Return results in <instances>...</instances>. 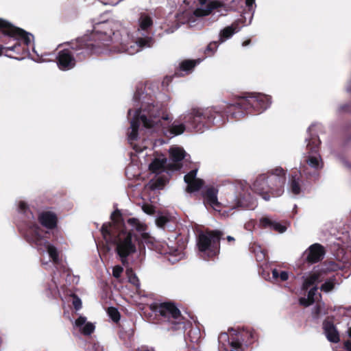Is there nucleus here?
I'll list each match as a JSON object with an SVG mask.
<instances>
[{
  "instance_id": "nucleus-1",
  "label": "nucleus",
  "mask_w": 351,
  "mask_h": 351,
  "mask_svg": "<svg viewBox=\"0 0 351 351\" xmlns=\"http://www.w3.org/2000/svg\"><path fill=\"white\" fill-rule=\"evenodd\" d=\"M271 97L262 93H244L237 96L234 104H228L223 110L215 108L193 109L189 117V126L197 132H203L213 125H223L229 119L239 120L248 114H260L268 108Z\"/></svg>"
},
{
  "instance_id": "nucleus-2",
  "label": "nucleus",
  "mask_w": 351,
  "mask_h": 351,
  "mask_svg": "<svg viewBox=\"0 0 351 351\" xmlns=\"http://www.w3.org/2000/svg\"><path fill=\"white\" fill-rule=\"evenodd\" d=\"M112 222L105 223L101 228V233L107 243L116 245V252L120 257L121 263L128 264V257L136 251V244L133 241V230L142 232L145 230L144 225L136 218H129L127 223L132 227L127 230L121 211L115 210L111 215Z\"/></svg>"
},
{
  "instance_id": "nucleus-3",
  "label": "nucleus",
  "mask_w": 351,
  "mask_h": 351,
  "mask_svg": "<svg viewBox=\"0 0 351 351\" xmlns=\"http://www.w3.org/2000/svg\"><path fill=\"white\" fill-rule=\"evenodd\" d=\"M66 45L71 49L77 62L84 61L93 54H100L106 50V46L94 39L93 35H84L70 42L64 43L58 46Z\"/></svg>"
},
{
  "instance_id": "nucleus-4",
  "label": "nucleus",
  "mask_w": 351,
  "mask_h": 351,
  "mask_svg": "<svg viewBox=\"0 0 351 351\" xmlns=\"http://www.w3.org/2000/svg\"><path fill=\"white\" fill-rule=\"evenodd\" d=\"M149 307L156 315L160 316L161 319L168 323L169 330L177 331L185 328L186 319L174 302H154Z\"/></svg>"
},
{
  "instance_id": "nucleus-5",
  "label": "nucleus",
  "mask_w": 351,
  "mask_h": 351,
  "mask_svg": "<svg viewBox=\"0 0 351 351\" xmlns=\"http://www.w3.org/2000/svg\"><path fill=\"white\" fill-rule=\"evenodd\" d=\"M222 235L223 233L217 230H206L198 234L197 245L199 256L204 260L209 261L218 256Z\"/></svg>"
},
{
  "instance_id": "nucleus-6",
  "label": "nucleus",
  "mask_w": 351,
  "mask_h": 351,
  "mask_svg": "<svg viewBox=\"0 0 351 351\" xmlns=\"http://www.w3.org/2000/svg\"><path fill=\"white\" fill-rule=\"evenodd\" d=\"M47 233V231L44 232L37 223H31L25 232V238L31 245L46 246L49 256L52 259L53 263L58 264L60 263L59 253L57 248L54 245L49 244L47 241L45 234Z\"/></svg>"
},
{
  "instance_id": "nucleus-7",
  "label": "nucleus",
  "mask_w": 351,
  "mask_h": 351,
  "mask_svg": "<svg viewBox=\"0 0 351 351\" xmlns=\"http://www.w3.org/2000/svg\"><path fill=\"white\" fill-rule=\"evenodd\" d=\"M319 143V140L312 138L309 140L306 145L308 152L307 155L304 157V162L306 165H301L300 170L308 176V178L317 179L319 176L317 171L323 166L321 157L318 154Z\"/></svg>"
},
{
  "instance_id": "nucleus-8",
  "label": "nucleus",
  "mask_w": 351,
  "mask_h": 351,
  "mask_svg": "<svg viewBox=\"0 0 351 351\" xmlns=\"http://www.w3.org/2000/svg\"><path fill=\"white\" fill-rule=\"evenodd\" d=\"M22 32L19 35H10L8 34H3L5 36H9L14 41V45L10 46H4L0 45V56L5 55L11 58L21 60L24 58L27 53V49L30 44L29 34L26 32L23 29H21Z\"/></svg>"
},
{
  "instance_id": "nucleus-9",
  "label": "nucleus",
  "mask_w": 351,
  "mask_h": 351,
  "mask_svg": "<svg viewBox=\"0 0 351 351\" xmlns=\"http://www.w3.org/2000/svg\"><path fill=\"white\" fill-rule=\"evenodd\" d=\"M154 106L152 104H149L147 108L144 110L147 112V114L150 117L148 119L145 114H141V108L135 110L134 116L130 122L131 132L128 134V138L130 141H136L138 136V128L140 125V121H142L143 126L147 128H152L154 126L155 121L152 118H156L159 116L160 113L158 111H154Z\"/></svg>"
},
{
  "instance_id": "nucleus-10",
  "label": "nucleus",
  "mask_w": 351,
  "mask_h": 351,
  "mask_svg": "<svg viewBox=\"0 0 351 351\" xmlns=\"http://www.w3.org/2000/svg\"><path fill=\"white\" fill-rule=\"evenodd\" d=\"M339 268V265L334 261L324 263L320 268L310 274L309 276L304 279L302 285V290L304 291H307L316 282H322L328 273L337 271Z\"/></svg>"
},
{
  "instance_id": "nucleus-11",
  "label": "nucleus",
  "mask_w": 351,
  "mask_h": 351,
  "mask_svg": "<svg viewBox=\"0 0 351 351\" xmlns=\"http://www.w3.org/2000/svg\"><path fill=\"white\" fill-rule=\"evenodd\" d=\"M275 185L271 184L268 181L267 174L259 175L252 185L253 191L261 195L265 200H269L271 197H279L281 195H275Z\"/></svg>"
},
{
  "instance_id": "nucleus-12",
  "label": "nucleus",
  "mask_w": 351,
  "mask_h": 351,
  "mask_svg": "<svg viewBox=\"0 0 351 351\" xmlns=\"http://www.w3.org/2000/svg\"><path fill=\"white\" fill-rule=\"evenodd\" d=\"M267 176L270 184L275 185V189L273 193L275 195H282L285 191L286 171L282 167H278L268 171Z\"/></svg>"
},
{
  "instance_id": "nucleus-13",
  "label": "nucleus",
  "mask_w": 351,
  "mask_h": 351,
  "mask_svg": "<svg viewBox=\"0 0 351 351\" xmlns=\"http://www.w3.org/2000/svg\"><path fill=\"white\" fill-rule=\"evenodd\" d=\"M56 62L58 69L62 71L73 69L77 62L76 58L69 47L60 50L56 56Z\"/></svg>"
},
{
  "instance_id": "nucleus-14",
  "label": "nucleus",
  "mask_w": 351,
  "mask_h": 351,
  "mask_svg": "<svg viewBox=\"0 0 351 351\" xmlns=\"http://www.w3.org/2000/svg\"><path fill=\"white\" fill-rule=\"evenodd\" d=\"M302 171L297 169L291 171L289 181L290 191L295 195H300L306 190V186L302 178Z\"/></svg>"
},
{
  "instance_id": "nucleus-15",
  "label": "nucleus",
  "mask_w": 351,
  "mask_h": 351,
  "mask_svg": "<svg viewBox=\"0 0 351 351\" xmlns=\"http://www.w3.org/2000/svg\"><path fill=\"white\" fill-rule=\"evenodd\" d=\"M39 223L49 230H53L58 227V218L57 215L52 211L45 210L38 215Z\"/></svg>"
},
{
  "instance_id": "nucleus-16",
  "label": "nucleus",
  "mask_w": 351,
  "mask_h": 351,
  "mask_svg": "<svg viewBox=\"0 0 351 351\" xmlns=\"http://www.w3.org/2000/svg\"><path fill=\"white\" fill-rule=\"evenodd\" d=\"M305 254H306V262L313 264L321 261L324 258L326 250L321 244L314 243L309 246Z\"/></svg>"
},
{
  "instance_id": "nucleus-17",
  "label": "nucleus",
  "mask_w": 351,
  "mask_h": 351,
  "mask_svg": "<svg viewBox=\"0 0 351 351\" xmlns=\"http://www.w3.org/2000/svg\"><path fill=\"white\" fill-rule=\"evenodd\" d=\"M218 189L214 186H206L202 192L205 204L210 205L213 208H219L220 203L217 199Z\"/></svg>"
},
{
  "instance_id": "nucleus-18",
  "label": "nucleus",
  "mask_w": 351,
  "mask_h": 351,
  "mask_svg": "<svg viewBox=\"0 0 351 351\" xmlns=\"http://www.w3.org/2000/svg\"><path fill=\"white\" fill-rule=\"evenodd\" d=\"M323 330L329 341L338 343L340 341L339 334L334 324L332 318L328 317L323 322Z\"/></svg>"
},
{
  "instance_id": "nucleus-19",
  "label": "nucleus",
  "mask_w": 351,
  "mask_h": 351,
  "mask_svg": "<svg viewBox=\"0 0 351 351\" xmlns=\"http://www.w3.org/2000/svg\"><path fill=\"white\" fill-rule=\"evenodd\" d=\"M228 332H234L235 336H239L241 341L246 346L252 344L257 339V335L254 330L242 329L238 330L233 328H229Z\"/></svg>"
},
{
  "instance_id": "nucleus-20",
  "label": "nucleus",
  "mask_w": 351,
  "mask_h": 351,
  "mask_svg": "<svg viewBox=\"0 0 351 351\" xmlns=\"http://www.w3.org/2000/svg\"><path fill=\"white\" fill-rule=\"evenodd\" d=\"M223 4L219 1H211L207 5L206 8H197L195 11V14L197 16H205L209 15L214 10L222 8Z\"/></svg>"
},
{
  "instance_id": "nucleus-21",
  "label": "nucleus",
  "mask_w": 351,
  "mask_h": 351,
  "mask_svg": "<svg viewBox=\"0 0 351 351\" xmlns=\"http://www.w3.org/2000/svg\"><path fill=\"white\" fill-rule=\"evenodd\" d=\"M260 226L263 228H269L279 233H282L286 230L285 226L267 217H263L260 220Z\"/></svg>"
},
{
  "instance_id": "nucleus-22",
  "label": "nucleus",
  "mask_w": 351,
  "mask_h": 351,
  "mask_svg": "<svg viewBox=\"0 0 351 351\" xmlns=\"http://www.w3.org/2000/svg\"><path fill=\"white\" fill-rule=\"evenodd\" d=\"M239 30V25L237 21L233 23L230 26L223 29L219 34V42L222 43L230 38L235 32Z\"/></svg>"
},
{
  "instance_id": "nucleus-23",
  "label": "nucleus",
  "mask_w": 351,
  "mask_h": 351,
  "mask_svg": "<svg viewBox=\"0 0 351 351\" xmlns=\"http://www.w3.org/2000/svg\"><path fill=\"white\" fill-rule=\"evenodd\" d=\"M0 31L3 34H8L10 35H19L22 31L21 28L14 26L8 21L0 19Z\"/></svg>"
},
{
  "instance_id": "nucleus-24",
  "label": "nucleus",
  "mask_w": 351,
  "mask_h": 351,
  "mask_svg": "<svg viewBox=\"0 0 351 351\" xmlns=\"http://www.w3.org/2000/svg\"><path fill=\"white\" fill-rule=\"evenodd\" d=\"M186 155V152L182 147H171L169 149V158L174 162H180Z\"/></svg>"
},
{
  "instance_id": "nucleus-25",
  "label": "nucleus",
  "mask_w": 351,
  "mask_h": 351,
  "mask_svg": "<svg viewBox=\"0 0 351 351\" xmlns=\"http://www.w3.org/2000/svg\"><path fill=\"white\" fill-rule=\"evenodd\" d=\"M167 163V159L162 158H155L149 165V169L154 172L157 173L161 170L165 169V165Z\"/></svg>"
},
{
  "instance_id": "nucleus-26",
  "label": "nucleus",
  "mask_w": 351,
  "mask_h": 351,
  "mask_svg": "<svg viewBox=\"0 0 351 351\" xmlns=\"http://www.w3.org/2000/svg\"><path fill=\"white\" fill-rule=\"evenodd\" d=\"M200 59L197 60H185L180 64V71L190 72L193 68L200 62Z\"/></svg>"
},
{
  "instance_id": "nucleus-27",
  "label": "nucleus",
  "mask_w": 351,
  "mask_h": 351,
  "mask_svg": "<svg viewBox=\"0 0 351 351\" xmlns=\"http://www.w3.org/2000/svg\"><path fill=\"white\" fill-rule=\"evenodd\" d=\"M204 185V181L201 178L189 183L186 188V191L189 193L199 191Z\"/></svg>"
},
{
  "instance_id": "nucleus-28",
  "label": "nucleus",
  "mask_w": 351,
  "mask_h": 351,
  "mask_svg": "<svg viewBox=\"0 0 351 351\" xmlns=\"http://www.w3.org/2000/svg\"><path fill=\"white\" fill-rule=\"evenodd\" d=\"M153 25V20L150 16L145 13H142L139 18V25L141 29L147 30Z\"/></svg>"
},
{
  "instance_id": "nucleus-29",
  "label": "nucleus",
  "mask_w": 351,
  "mask_h": 351,
  "mask_svg": "<svg viewBox=\"0 0 351 351\" xmlns=\"http://www.w3.org/2000/svg\"><path fill=\"white\" fill-rule=\"evenodd\" d=\"M336 282V278L335 276H332L328 278L325 282L321 285L319 289L323 292L328 293L334 289Z\"/></svg>"
},
{
  "instance_id": "nucleus-30",
  "label": "nucleus",
  "mask_w": 351,
  "mask_h": 351,
  "mask_svg": "<svg viewBox=\"0 0 351 351\" xmlns=\"http://www.w3.org/2000/svg\"><path fill=\"white\" fill-rule=\"evenodd\" d=\"M154 39L150 36L138 38L136 44L139 48L150 47L154 44Z\"/></svg>"
},
{
  "instance_id": "nucleus-31",
  "label": "nucleus",
  "mask_w": 351,
  "mask_h": 351,
  "mask_svg": "<svg viewBox=\"0 0 351 351\" xmlns=\"http://www.w3.org/2000/svg\"><path fill=\"white\" fill-rule=\"evenodd\" d=\"M185 130V125L183 123L176 125L172 124L168 132L172 136H177L182 134Z\"/></svg>"
},
{
  "instance_id": "nucleus-32",
  "label": "nucleus",
  "mask_w": 351,
  "mask_h": 351,
  "mask_svg": "<svg viewBox=\"0 0 351 351\" xmlns=\"http://www.w3.org/2000/svg\"><path fill=\"white\" fill-rule=\"evenodd\" d=\"M107 313L110 319L114 322L118 323L121 318L120 313L115 307L110 306L107 309Z\"/></svg>"
},
{
  "instance_id": "nucleus-33",
  "label": "nucleus",
  "mask_w": 351,
  "mask_h": 351,
  "mask_svg": "<svg viewBox=\"0 0 351 351\" xmlns=\"http://www.w3.org/2000/svg\"><path fill=\"white\" fill-rule=\"evenodd\" d=\"M231 336V341L230 343V346L235 349L238 350L241 348L242 343L243 342L241 341L239 336H235L234 332H230Z\"/></svg>"
},
{
  "instance_id": "nucleus-34",
  "label": "nucleus",
  "mask_w": 351,
  "mask_h": 351,
  "mask_svg": "<svg viewBox=\"0 0 351 351\" xmlns=\"http://www.w3.org/2000/svg\"><path fill=\"white\" fill-rule=\"evenodd\" d=\"M18 209L19 212L25 215L27 217L29 218L28 215H30L32 218L34 217L33 213L30 211L28 204L24 201L19 202Z\"/></svg>"
},
{
  "instance_id": "nucleus-35",
  "label": "nucleus",
  "mask_w": 351,
  "mask_h": 351,
  "mask_svg": "<svg viewBox=\"0 0 351 351\" xmlns=\"http://www.w3.org/2000/svg\"><path fill=\"white\" fill-rule=\"evenodd\" d=\"M219 43L217 41L210 43L205 49V54L210 56L214 54L218 47Z\"/></svg>"
},
{
  "instance_id": "nucleus-36",
  "label": "nucleus",
  "mask_w": 351,
  "mask_h": 351,
  "mask_svg": "<svg viewBox=\"0 0 351 351\" xmlns=\"http://www.w3.org/2000/svg\"><path fill=\"white\" fill-rule=\"evenodd\" d=\"M95 330V326L90 322L86 323L82 328H80L81 332L84 335H90Z\"/></svg>"
},
{
  "instance_id": "nucleus-37",
  "label": "nucleus",
  "mask_w": 351,
  "mask_h": 351,
  "mask_svg": "<svg viewBox=\"0 0 351 351\" xmlns=\"http://www.w3.org/2000/svg\"><path fill=\"white\" fill-rule=\"evenodd\" d=\"M197 173V169H192L188 173H186L184 177V182L188 184L191 182H193L197 179L196 178Z\"/></svg>"
},
{
  "instance_id": "nucleus-38",
  "label": "nucleus",
  "mask_w": 351,
  "mask_h": 351,
  "mask_svg": "<svg viewBox=\"0 0 351 351\" xmlns=\"http://www.w3.org/2000/svg\"><path fill=\"white\" fill-rule=\"evenodd\" d=\"M127 274L129 276V282L135 286H138L139 280L138 277L134 274H133L132 269H128Z\"/></svg>"
},
{
  "instance_id": "nucleus-39",
  "label": "nucleus",
  "mask_w": 351,
  "mask_h": 351,
  "mask_svg": "<svg viewBox=\"0 0 351 351\" xmlns=\"http://www.w3.org/2000/svg\"><path fill=\"white\" fill-rule=\"evenodd\" d=\"M73 301L72 304L75 311H79L82 308V300L75 293L71 295Z\"/></svg>"
},
{
  "instance_id": "nucleus-40",
  "label": "nucleus",
  "mask_w": 351,
  "mask_h": 351,
  "mask_svg": "<svg viewBox=\"0 0 351 351\" xmlns=\"http://www.w3.org/2000/svg\"><path fill=\"white\" fill-rule=\"evenodd\" d=\"M234 208H251V206L245 202L243 199L240 197L237 198V203L233 206Z\"/></svg>"
},
{
  "instance_id": "nucleus-41",
  "label": "nucleus",
  "mask_w": 351,
  "mask_h": 351,
  "mask_svg": "<svg viewBox=\"0 0 351 351\" xmlns=\"http://www.w3.org/2000/svg\"><path fill=\"white\" fill-rule=\"evenodd\" d=\"M167 222H169V219L165 216H160L156 220V225L162 228H165Z\"/></svg>"
},
{
  "instance_id": "nucleus-42",
  "label": "nucleus",
  "mask_w": 351,
  "mask_h": 351,
  "mask_svg": "<svg viewBox=\"0 0 351 351\" xmlns=\"http://www.w3.org/2000/svg\"><path fill=\"white\" fill-rule=\"evenodd\" d=\"M142 210L148 215H153L155 213V208L152 204H144Z\"/></svg>"
},
{
  "instance_id": "nucleus-43",
  "label": "nucleus",
  "mask_w": 351,
  "mask_h": 351,
  "mask_svg": "<svg viewBox=\"0 0 351 351\" xmlns=\"http://www.w3.org/2000/svg\"><path fill=\"white\" fill-rule=\"evenodd\" d=\"M337 112L339 113L348 112L351 113V105L348 104H341L338 107Z\"/></svg>"
},
{
  "instance_id": "nucleus-44",
  "label": "nucleus",
  "mask_w": 351,
  "mask_h": 351,
  "mask_svg": "<svg viewBox=\"0 0 351 351\" xmlns=\"http://www.w3.org/2000/svg\"><path fill=\"white\" fill-rule=\"evenodd\" d=\"M318 287L317 286L313 287L308 292V298H309L311 301L315 302V296L317 293Z\"/></svg>"
},
{
  "instance_id": "nucleus-45",
  "label": "nucleus",
  "mask_w": 351,
  "mask_h": 351,
  "mask_svg": "<svg viewBox=\"0 0 351 351\" xmlns=\"http://www.w3.org/2000/svg\"><path fill=\"white\" fill-rule=\"evenodd\" d=\"M86 322V318L83 316H80L75 322V324L77 327L82 328L85 324Z\"/></svg>"
},
{
  "instance_id": "nucleus-46",
  "label": "nucleus",
  "mask_w": 351,
  "mask_h": 351,
  "mask_svg": "<svg viewBox=\"0 0 351 351\" xmlns=\"http://www.w3.org/2000/svg\"><path fill=\"white\" fill-rule=\"evenodd\" d=\"M123 271V267L119 265H117L112 269V274H113L114 277L117 278L121 276Z\"/></svg>"
},
{
  "instance_id": "nucleus-47",
  "label": "nucleus",
  "mask_w": 351,
  "mask_h": 351,
  "mask_svg": "<svg viewBox=\"0 0 351 351\" xmlns=\"http://www.w3.org/2000/svg\"><path fill=\"white\" fill-rule=\"evenodd\" d=\"M299 303L301 306L307 307L309 306L310 305H312L314 302L308 298H300L299 299Z\"/></svg>"
},
{
  "instance_id": "nucleus-48",
  "label": "nucleus",
  "mask_w": 351,
  "mask_h": 351,
  "mask_svg": "<svg viewBox=\"0 0 351 351\" xmlns=\"http://www.w3.org/2000/svg\"><path fill=\"white\" fill-rule=\"evenodd\" d=\"M289 278V275L287 271H280L279 279L280 281L284 282L286 281Z\"/></svg>"
},
{
  "instance_id": "nucleus-49",
  "label": "nucleus",
  "mask_w": 351,
  "mask_h": 351,
  "mask_svg": "<svg viewBox=\"0 0 351 351\" xmlns=\"http://www.w3.org/2000/svg\"><path fill=\"white\" fill-rule=\"evenodd\" d=\"M230 337L228 332H221L219 335V341H229Z\"/></svg>"
},
{
  "instance_id": "nucleus-50",
  "label": "nucleus",
  "mask_w": 351,
  "mask_h": 351,
  "mask_svg": "<svg viewBox=\"0 0 351 351\" xmlns=\"http://www.w3.org/2000/svg\"><path fill=\"white\" fill-rule=\"evenodd\" d=\"M135 351H155L154 348L147 346H142L138 348Z\"/></svg>"
},
{
  "instance_id": "nucleus-51",
  "label": "nucleus",
  "mask_w": 351,
  "mask_h": 351,
  "mask_svg": "<svg viewBox=\"0 0 351 351\" xmlns=\"http://www.w3.org/2000/svg\"><path fill=\"white\" fill-rule=\"evenodd\" d=\"M280 271L277 269H274L272 270V276L273 278L278 280L279 279Z\"/></svg>"
},
{
  "instance_id": "nucleus-52",
  "label": "nucleus",
  "mask_w": 351,
  "mask_h": 351,
  "mask_svg": "<svg viewBox=\"0 0 351 351\" xmlns=\"http://www.w3.org/2000/svg\"><path fill=\"white\" fill-rule=\"evenodd\" d=\"M90 351H103L102 348L99 345L94 343L92 346V349Z\"/></svg>"
},
{
  "instance_id": "nucleus-53",
  "label": "nucleus",
  "mask_w": 351,
  "mask_h": 351,
  "mask_svg": "<svg viewBox=\"0 0 351 351\" xmlns=\"http://www.w3.org/2000/svg\"><path fill=\"white\" fill-rule=\"evenodd\" d=\"M182 165L180 164H170L169 165V169H180Z\"/></svg>"
},
{
  "instance_id": "nucleus-54",
  "label": "nucleus",
  "mask_w": 351,
  "mask_h": 351,
  "mask_svg": "<svg viewBox=\"0 0 351 351\" xmlns=\"http://www.w3.org/2000/svg\"><path fill=\"white\" fill-rule=\"evenodd\" d=\"M344 348L347 351H351V341H345L344 342Z\"/></svg>"
},
{
  "instance_id": "nucleus-55",
  "label": "nucleus",
  "mask_w": 351,
  "mask_h": 351,
  "mask_svg": "<svg viewBox=\"0 0 351 351\" xmlns=\"http://www.w3.org/2000/svg\"><path fill=\"white\" fill-rule=\"evenodd\" d=\"M8 42L4 41L5 45H3L4 46H10V45H14V41H13L10 37H9V36H8Z\"/></svg>"
},
{
  "instance_id": "nucleus-56",
  "label": "nucleus",
  "mask_w": 351,
  "mask_h": 351,
  "mask_svg": "<svg viewBox=\"0 0 351 351\" xmlns=\"http://www.w3.org/2000/svg\"><path fill=\"white\" fill-rule=\"evenodd\" d=\"M255 3V0H245V3L247 7H252V5Z\"/></svg>"
},
{
  "instance_id": "nucleus-57",
  "label": "nucleus",
  "mask_w": 351,
  "mask_h": 351,
  "mask_svg": "<svg viewBox=\"0 0 351 351\" xmlns=\"http://www.w3.org/2000/svg\"><path fill=\"white\" fill-rule=\"evenodd\" d=\"M226 239H227V241H228L229 243H230V242L234 243V241H235L234 238L233 237H232V236H228V237H226Z\"/></svg>"
},
{
  "instance_id": "nucleus-58",
  "label": "nucleus",
  "mask_w": 351,
  "mask_h": 351,
  "mask_svg": "<svg viewBox=\"0 0 351 351\" xmlns=\"http://www.w3.org/2000/svg\"><path fill=\"white\" fill-rule=\"evenodd\" d=\"M250 43H251V40L248 39L243 43V46L245 47V46L250 45Z\"/></svg>"
},
{
  "instance_id": "nucleus-59",
  "label": "nucleus",
  "mask_w": 351,
  "mask_h": 351,
  "mask_svg": "<svg viewBox=\"0 0 351 351\" xmlns=\"http://www.w3.org/2000/svg\"><path fill=\"white\" fill-rule=\"evenodd\" d=\"M200 5H203L206 4L207 0H198Z\"/></svg>"
},
{
  "instance_id": "nucleus-60",
  "label": "nucleus",
  "mask_w": 351,
  "mask_h": 351,
  "mask_svg": "<svg viewBox=\"0 0 351 351\" xmlns=\"http://www.w3.org/2000/svg\"><path fill=\"white\" fill-rule=\"evenodd\" d=\"M349 128H351V123L349 125H348L347 127H345L343 128V130L346 131L347 129H349Z\"/></svg>"
},
{
  "instance_id": "nucleus-61",
  "label": "nucleus",
  "mask_w": 351,
  "mask_h": 351,
  "mask_svg": "<svg viewBox=\"0 0 351 351\" xmlns=\"http://www.w3.org/2000/svg\"><path fill=\"white\" fill-rule=\"evenodd\" d=\"M348 335L351 338V327L348 329Z\"/></svg>"
},
{
  "instance_id": "nucleus-62",
  "label": "nucleus",
  "mask_w": 351,
  "mask_h": 351,
  "mask_svg": "<svg viewBox=\"0 0 351 351\" xmlns=\"http://www.w3.org/2000/svg\"><path fill=\"white\" fill-rule=\"evenodd\" d=\"M351 141V135H348V139H347V142Z\"/></svg>"
},
{
  "instance_id": "nucleus-63",
  "label": "nucleus",
  "mask_w": 351,
  "mask_h": 351,
  "mask_svg": "<svg viewBox=\"0 0 351 351\" xmlns=\"http://www.w3.org/2000/svg\"><path fill=\"white\" fill-rule=\"evenodd\" d=\"M175 75H176V76H180V74L179 73V72H176V73H175Z\"/></svg>"
},
{
  "instance_id": "nucleus-64",
  "label": "nucleus",
  "mask_w": 351,
  "mask_h": 351,
  "mask_svg": "<svg viewBox=\"0 0 351 351\" xmlns=\"http://www.w3.org/2000/svg\"><path fill=\"white\" fill-rule=\"evenodd\" d=\"M131 112H132V110H131V109H130V110H128V114H129V115H130V114H131Z\"/></svg>"
}]
</instances>
